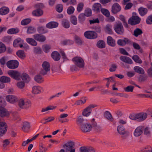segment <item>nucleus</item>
Masks as SVG:
<instances>
[{"mask_svg":"<svg viewBox=\"0 0 152 152\" xmlns=\"http://www.w3.org/2000/svg\"><path fill=\"white\" fill-rule=\"evenodd\" d=\"M146 23L148 24H152V15L148 17L146 20Z\"/></svg>","mask_w":152,"mask_h":152,"instance_id":"774afa93","label":"nucleus"},{"mask_svg":"<svg viewBox=\"0 0 152 152\" xmlns=\"http://www.w3.org/2000/svg\"><path fill=\"white\" fill-rule=\"evenodd\" d=\"M30 127V126L28 122H25L23 123L22 129L23 131L26 132L29 129Z\"/></svg>","mask_w":152,"mask_h":152,"instance_id":"a19ab883","label":"nucleus"},{"mask_svg":"<svg viewBox=\"0 0 152 152\" xmlns=\"http://www.w3.org/2000/svg\"><path fill=\"white\" fill-rule=\"evenodd\" d=\"M58 23L56 22L51 21L47 23L46 27L49 28H53L58 27Z\"/></svg>","mask_w":152,"mask_h":152,"instance_id":"5701e85b","label":"nucleus"},{"mask_svg":"<svg viewBox=\"0 0 152 152\" xmlns=\"http://www.w3.org/2000/svg\"><path fill=\"white\" fill-rule=\"evenodd\" d=\"M131 42L130 40L126 38L123 39H119L117 41L118 44L120 46H124L126 44H130Z\"/></svg>","mask_w":152,"mask_h":152,"instance_id":"a211bd4d","label":"nucleus"},{"mask_svg":"<svg viewBox=\"0 0 152 152\" xmlns=\"http://www.w3.org/2000/svg\"><path fill=\"white\" fill-rule=\"evenodd\" d=\"M43 91L42 88L39 86H34L32 87V93L34 94H38Z\"/></svg>","mask_w":152,"mask_h":152,"instance_id":"6ab92c4d","label":"nucleus"},{"mask_svg":"<svg viewBox=\"0 0 152 152\" xmlns=\"http://www.w3.org/2000/svg\"><path fill=\"white\" fill-rule=\"evenodd\" d=\"M120 59L122 61L128 64H132L133 62L132 59L127 56H121L120 57Z\"/></svg>","mask_w":152,"mask_h":152,"instance_id":"393cba45","label":"nucleus"},{"mask_svg":"<svg viewBox=\"0 0 152 152\" xmlns=\"http://www.w3.org/2000/svg\"><path fill=\"white\" fill-rule=\"evenodd\" d=\"M63 6L62 4H60L57 5L56 7V11L59 12H61L63 10Z\"/></svg>","mask_w":152,"mask_h":152,"instance_id":"0e129e2a","label":"nucleus"},{"mask_svg":"<svg viewBox=\"0 0 152 152\" xmlns=\"http://www.w3.org/2000/svg\"><path fill=\"white\" fill-rule=\"evenodd\" d=\"M9 115V113L4 107H0V116H8Z\"/></svg>","mask_w":152,"mask_h":152,"instance_id":"a878e982","label":"nucleus"},{"mask_svg":"<svg viewBox=\"0 0 152 152\" xmlns=\"http://www.w3.org/2000/svg\"><path fill=\"white\" fill-rule=\"evenodd\" d=\"M34 80L38 83H41L43 81V79L42 77L40 75H37L34 77Z\"/></svg>","mask_w":152,"mask_h":152,"instance_id":"c03bdc74","label":"nucleus"},{"mask_svg":"<svg viewBox=\"0 0 152 152\" xmlns=\"http://www.w3.org/2000/svg\"><path fill=\"white\" fill-rule=\"evenodd\" d=\"M112 28V26L110 24H108L107 25L105 28V31L108 34H112L113 33Z\"/></svg>","mask_w":152,"mask_h":152,"instance_id":"58836bf2","label":"nucleus"},{"mask_svg":"<svg viewBox=\"0 0 152 152\" xmlns=\"http://www.w3.org/2000/svg\"><path fill=\"white\" fill-rule=\"evenodd\" d=\"M19 107L22 109H26L31 106V102L28 99L26 98H20L18 101Z\"/></svg>","mask_w":152,"mask_h":152,"instance_id":"f03ea898","label":"nucleus"},{"mask_svg":"<svg viewBox=\"0 0 152 152\" xmlns=\"http://www.w3.org/2000/svg\"><path fill=\"white\" fill-rule=\"evenodd\" d=\"M8 75L12 78L17 80L20 79L21 73L16 70H10L8 72Z\"/></svg>","mask_w":152,"mask_h":152,"instance_id":"7ed1b4c3","label":"nucleus"},{"mask_svg":"<svg viewBox=\"0 0 152 152\" xmlns=\"http://www.w3.org/2000/svg\"><path fill=\"white\" fill-rule=\"evenodd\" d=\"M102 6L99 3H95L92 6V10L96 12H99L101 10Z\"/></svg>","mask_w":152,"mask_h":152,"instance_id":"4be33fe9","label":"nucleus"},{"mask_svg":"<svg viewBox=\"0 0 152 152\" xmlns=\"http://www.w3.org/2000/svg\"><path fill=\"white\" fill-rule=\"evenodd\" d=\"M96 106L95 105L91 104L87 107L83 111L82 114L83 115L87 117L91 113L92 111L91 109L95 107Z\"/></svg>","mask_w":152,"mask_h":152,"instance_id":"9b49d317","label":"nucleus"},{"mask_svg":"<svg viewBox=\"0 0 152 152\" xmlns=\"http://www.w3.org/2000/svg\"><path fill=\"white\" fill-rule=\"evenodd\" d=\"M85 37L88 39H94L97 37V34L95 32L88 31H86L84 34Z\"/></svg>","mask_w":152,"mask_h":152,"instance_id":"9d476101","label":"nucleus"},{"mask_svg":"<svg viewBox=\"0 0 152 152\" xmlns=\"http://www.w3.org/2000/svg\"><path fill=\"white\" fill-rule=\"evenodd\" d=\"M134 87L132 86H129L124 88V90L126 92H132Z\"/></svg>","mask_w":152,"mask_h":152,"instance_id":"e2e57ef3","label":"nucleus"},{"mask_svg":"<svg viewBox=\"0 0 152 152\" xmlns=\"http://www.w3.org/2000/svg\"><path fill=\"white\" fill-rule=\"evenodd\" d=\"M143 132H144V133L145 135H149L151 133L150 128L148 127H145V126H144V129Z\"/></svg>","mask_w":152,"mask_h":152,"instance_id":"052dcab7","label":"nucleus"},{"mask_svg":"<svg viewBox=\"0 0 152 152\" xmlns=\"http://www.w3.org/2000/svg\"><path fill=\"white\" fill-rule=\"evenodd\" d=\"M84 6L83 4V3H79L77 6V10L78 12H80L83 9Z\"/></svg>","mask_w":152,"mask_h":152,"instance_id":"338daca9","label":"nucleus"},{"mask_svg":"<svg viewBox=\"0 0 152 152\" xmlns=\"http://www.w3.org/2000/svg\"><path fill=\"white\" fill-rule=\"evenodd\" d=\"M102 13L107 17L109 16L110 13L109 11L106 9H102L101 10Z\"/></svg>","mask_w":152,"mask_h":152,"instance_id":"680f3d73","label":"nucleus"},{"mask_svg":"<svg viewBox=\"0 0 152 152\" xmlns=\"http://www.w3.org/2000/svg\"><path fill=\"white\" fill-rule=\"evenodd\" d=\"M132 16L129 20L128 23L132 25L137 24L140 22L141 19L135 12L133 13Z\"/></svg>","mask_w":152,"mask_h":152,"instance_id":"20e7f679","label":"nucleus"},{"mask_svg":"<svg viewBox=\"0 0 152 152\" xmlns=\"http://www.w3.org/2000/svg\"><path fill=\"white\" fill-rule=\"evenodd\" d=\"M18 56L21 58H23L26 57V55L24 51L22 50H19L17 52Z\"/></svg>","mask_w":152,"mask_h":152,"instance_id":"37998d69","label":"nucleus"},{"mask_svg":"<svg viewBox=\"0 0 152 152\" xmlns=\"http://www.w3.org/2000/svg\"><path fill=\"white\" fill-rule=\"evenodd\" d=\"M10 12L9 8L6 6H3L0 8V15H4L8 14Z\"/></svg>","mask_w":152,"mask_h":152,"instance_id":"aec40b11","label":"nucleus"},{"mask_svg":"<svg viewBox=\"0 0 152 152\" xmlns=\"http://www.w3.org/2000/svg\"><path fill=\"white\" fill-rule=\"evenodd\" d=\"M138 11L140 15L143 16L147 13L148 10L146 8L140 7L139 8Z\"/></svg>","mask_w":152,"mask_h":152,"instance_id":"4c0bfd02","label":"nucleus"},{"mask_svg":"<svg viewBox=\"0 0 152 152\" xmlns=\"http://www.w3.org/2000/svg\"><path fill=\"white\" fill-rule=\"evenodd\" d=\"M10 78L6 76H2L0 77V82L4 84V83H8L10 82Z\"/></svg>","mask_w":152,"mask_h":152,"instance_id":"b1692460","label":"nucleus"},{"mask_svg":"<svg viewBox=\"0 0 152 152\" xmlns=\"http://www.w3.org/2000/svg\"><path fill=\"white\" fill-rule=\"evenodd\" d=\"M34 38L37 41L40 42H44L46 40L45 37L42 35L37 34L34 35Z\"/></svg>","mask_w":152,"mask_h":152,"instance_id":"f3484780","label":"nucleus"},{"mask_svg":"<svg viewBox=\"0 0 152 152\" xmlns=\"http://www.w3.org/2000/svg\"><path fill=\"white\" fill-rule=\"evenodd\" d=\"M117 131L118 133L121 135H124L126 133L124 127L121 125L118 126Z\"/></svg>","mask_w":152,"mask_h":152,"instance_id":"c756f323","label":"nucleus"},{"mask_svg":"<svg viewBox=\"0 0 152 152\" xmlns=\"http://www.w3.org/2000/svg\"><path fill=\"white\" fill-rule=\"evenodd\" d=\"M114 30L117 33L120 34H123L124 32L123 28L121 23H119L115 25Z\"/></svg>","mask_w":152,"mask_h":152,"instance_id":"2eb2a0df","label":"nucleus"},{"mask_svg":"<svg viewBox=\"0 0 152 152\" xmlns=\"http://www.w3.org/2000/svg\"><path fill=\"white\" fill-rule=\"evenodd\" d=\"M108 44L111 46L114 47L115 45V40L110 36H108L107 38Z\"/></svg>","mask_w":152,"mask_h":152,"instance_id":"2f4dec72","label":"nucleus"},{"mask_svg":"<svg viewBox=\"0 0 152 152\" xmlns=\"http://www.w3.org/2000/svg\"><path fill=\"white\" fill-rule=\"evenodd\" d=\"M6 49L5 45L2 42H0V53L4 52L6 51Z\"/></svg>","mask_w":152,"mask_h":152,"instance_id":"8fccbe9b","label":"nucleus"},{"mask_svg":"<svg viewBox=\"0 0 152 152\" xmlns=\"http://www.w3.org/2000/svg\"><path fill=\"white\" fill-rule=\"evenodd\" d=\"M85 14L84 13H81L79 15L78 18L80 23H83L85 20Z\"/></svg>","mask_w":152,"mask_h":152,"instance_id":"4d7b16f0","label":"nucleus"},{"mask_svg":"<svg viewBox=\"0 0 152 152\" xmlns=\"http://www.w3.org/2000/svg\"><path fill=\"white\" fill-rule=\"evenodd\" d=\"M19 62L16 60H11L7 62V66L11 69H15L18 67L19 66Z\"/></svg>","mask_w":152,"mask_h":152,"instance_id":"0eeeda50","label":"nucleus"},{"mask_svg":"<svg viewBox=\"0 0 152 152\" xmlns=\"http://www.w3.org/2000/svg\"><path fill=\"white\" fill-rule=\"evenodd\" d=\"M56 108V106L53 105H50L47 107H44L42 108L41 110L42 112H47L50 110H52L55 109Z\"/></svg>","mask_w":152,"mask_h":152,"instance_id":"72a5a7b5","label":"nucleus"},{"mask_svg":"<svg viewBox=\"0 0 152 152\" xmlns=\"http://www.w3.org/2000/svg\"><path fill=\"white\" fill-rule=\"evenodd\" d=\"M36 31V29L34 27L29 26L28 28L27 33L28 34H31L35 33Z\"/></svg>","mask_w":152,"mask_h":152,"instance_id":"603ef678","label":"nucleus"},{"mask_svg":"<svg viewBox=\"0 0 152 152\" xmlns=\"http://www.w3.org/2000/svg\"><path fill=\"white\" fill-rule=\"evenodd\" d=\"M121 9V7L118 4L115 3L112 6V11L113 13L115 14L119 11Z\"/></svg>","mask_w":152,"mask_h":152,"instance_id":"412c9836","label":"nucleus"},{"mask_svg":"<svg viewBox=\"0 0 152 152\" xmlns=\"http://www.w3.org/2000/svg\"><path fill=\"white\" fill-rule=\"evenodd\" d=\"M72 61L74 64L79 67L82 68L84 66V61L81 57H75L73 58Z\"/></svg>","mask_w":152,"mask_h":152,"instance_id":"39448f33","label":"nucleus"},{"mask_svg":"<svg viewBox=\"0 0 152 152\" xmlns=\"http://www.w3.org/2000/svg\"><path fill=\"white\" fill-rule=\"evenodd\" d=\"M62 25L66 28H68L70 26L68 20L63 19L62 21Z\"/></svg>","mask_w":152,"mask_h":152,"instance_id":"49530a36","label":"nucleus"},{"mask_svg":"<svg viewBox=\"0 0 152 152\" xmlns=\"http://www.w3.org/2000/svg\"><path fill=\"white\" fill-rule=\"evenodd\" d=\"M135 71L137 73L143 74L145 73L144 69L141 67L139 66H135L134 68Z\"/></svg>","mask_w":152,"mask_h":152,"instance_id":"e433bc0d","label":"nucleus"},{"mask_svg":"<svg viewBox=\"0 0 152 152\" xmlns=\"http://www.w3.org/2000/svg\"><path fill=\"white\" fill-rule=\"evenodd\" d=\"M75 10V8L73 7L70 6L67 9V12L69 15H71L74 12Z\"/></svg>","mask_w":152,"mask_h":152,"instance_id":"13d9d810","label":"nucleus"},{"mask_svg":"<svg viewBox=\"0 0 152 152\" xmlns=\"http://www.w3.org/2000/svg\"><path fill=\"white\" fill-rule=\"evenodd\" d=\"M43 12L41 10L38 9L34 10L32 12V15L35 16H40L42 15Z\"/></svg>","mask_w":152,"mask_h":152,"instance_id":"473e14b6","label":"nucleus"},{"mask_svg":"<svg viewBox=\"0 0 152 152\" xmlns=\"http://www.w3.org/2000/svg\"><path fill=\"white\" fill-rule=\"evenodd\" d=\"M70 21L71 23L74 25L77 24V18L75 16H72L71 17Z\"/></svg>","mask_w":152,"mask_h":152,"instance_id":"bf43d9fd","label":"nucleus"},{"mask_svg":"<svg viewBox=\"0 0 152 152\" xmlns=\"http://www.w3.org/2000/svg\"><path fill=\"white\" fill-rule=\"evenodd\" d=\"M68 116V114L67 113L61 114L60 115L59 118H58V120L59 121L62 123H63L65 122L66 121H63V119L67 117Z\"/></svg>","mask_w":152,"mask_h":152,"instance_id":"79ce46f5","label":"nucleus"},{"mask_svg":"<svg viewBox=\"0 0 152 152\" xmlns=\"http://www.w3.org/2000/svg\"><path fill=\"white\" fill-rule=\"evenodd\" d=\"M19 32V30L17 28H11L9 29L7 31V33L10 34H16Z\"/></svg>","mask_w":152,"mask_h":152,"instance_id":"c9c22d12","label":"nucleus"},{"mask_svg":"<svg viewBox=\"0 0 152 152\" xmlns=\"http://www.w3.org/2000/svg\"><path fill=\"white\" fill-rule=\"evenodd\" d=\"M6 99L8 102L14 104L18 101V99L16 96L13 95H9L6 96Z\"/></svg>","mask_w":152,"mask_h":152,"instance_id":"4468645a","label":"nucleus"},{"mask_svg":"<svg viewBox=\"0 0 152 152\" xmlns=\"http://www.w3.org/2000/svg\"><path fill=\"white\" fill-rule=\"evenodd\" d=\"M51 56L53 59L55 61H58L60 58V56L59 53L56 51H54L52 53Z\"/></svg>","mask_w":152,"mask_h":152,"instance_id":"c85d7f7f","label":"nucleus"},{"mask_svg":"<svg viewBox=\"0 0 152 152\" xmlns=\"http://www.w3.org/2000/svg\"><path fill=\"white\" fill-rule=\"evenodd\" d=\"M92 11L90 9H86L85 12V15L86 16L88 17L91 16V15Z\"/></svg>","mask_w":152,"mask_h":152,"instance_id":"69168bd1","label":"nucleus"},{"mask_svg":"<svg viewBox=\"0 0 152 152\" xmlns=\"http://www.w3.org/2000/svg\"><path fill=\"white\" fill-rule=\"evenodd\" d=\"M20 78L25 82H28L30 80V78L29 75L25 73L21 74Z\"/></svg>","mask_w":152,"mask_h":152,"instance_id":"bb28decb","label":"nucleus"},{"mask_svg":"<svg viewBox=\"0 0 152 152\" xmlns=\"http://www.w3.org/2000/svg\"><path fill=\"white\" fill-rule=\"evenodd\" d=\"M80 152H94V150L91 148L81 147L80 148Z\"/></svg>","mask_w":152,"mask_h":152,"instance_id":"cd10ccee","label":"nucleus"},{"mask_svg":"<svg viewBox=\"0 0 152 152\" xmlns=\"http://www.w3.org/2000/svg\"><path fill=\"white\" fill-rule=\"evenodd\" d=\"M42 48L43 50L45 52L48 53L50 51V47L48 45H44L42 46Z\"/></svg>","mask_w":152,"mask_h":152,"instance_id":"5fc2aeb1","label":"nucleus"},{"mask_svg":"<svg viewBox=\"0 0 152 152\" xmlns=\"http://www.w3.org/2000/svg\"><path fill=\"white\" fill-rule=\"evenodd\" d=\"M104 116L108 120L111 121H113V118H112V115L109 112L106 111L104 113Z\"/></svg>","mask_w":152,"mask_h":152,"instance_id":"de8ad7c7","label":"nucleus"},{"mask_svg":"<svg viewBox=\"0 0 152 152\" xmlns=\"http://www.w3.org/2000/svg\"><path fill=\"white\" fill-rule=\"evenodd\" d=\"M92 128L91 125L88 123H83L80 125L81 130L84 132H90Z\"/></svg>","mask_w":152,"mask_h":152,"instance_id":"1a4fd4ad","label":"nucleus"},{"mask_svg":"<svg viewBox=\"0 0 152 152\" xmlns=\"http://www.w3.org/2000/svg\"><path fill=\"white\" fill-rule=\"evenodd\" d=\"M142 32L141 29L137 28L134 31V35L135 37H137L142 34Z\"/></svg>","mask_w":152,"mask_h":152,"instance_id":"09e8293b","label":"nucleus"},{"mask_svg":"<svg viewBox=\"0 0 152 152\" xmlns=\"http://www.w3.org/2000/svg\"><path fill=\"white\" fill-rule=\"evenodd\" d=\"M96 46L99 48H104L105 46V43L103 40H100L97 42Z\"/></svg>","mask_w":152,"mask_h":152,"instance_id":"ea45409f","label":"nucleus"},{"mask_svg":"<svg viewBox=\"0 0 152 152\" xmlns=\"http://www.w3.org/2000/svg\"><path fill=\"white\" fill-rule=\"evenodd\" d=\"M132 59L136 62L141 64L142 63V61L137 55H134L132 57Z\"/></svg>","mask_w":152,"mask_h":152,"instance_id":"864d4df0","label":"nucleus"},{"mask_svg":"<svg viewBox=\"0 0 152 152\" xmlns=\"http://www.w3.org/2000/svg\"><path fill=\"white\" fill-rule=\"evenodd\" d=\"M148 115L145 112H141L137 114H132L130 115V118L132 120H137L139 121H142L147 118Z\"/></svg>","mask_w":152,"mask_h":152,"instance_id":"f257e3e1","label":"nucleus"},{"mask_svg":"<svg viewBox=\"0 0 152 152\" xmlns=\"http://www.w3.org/2000/svg\"><path fill=\"white\" fill-rule=\"evenodd\" d=\"M42 70L41 72V73L43 75H45L50 70V63L48 61H44L42 63Z\"/></svg>","mask_w":152,"mask_h":152,"instance_id":"423d86ee","label":"nucleus"},{"mask_svg":"<svg viewBox=\"0 0 152 152\" xmlns=\"http://www.w3.org/2000/svg\"><path fill=\"white\" fill-rule=\"evenodd\" d=\"M37 31L39 33L45 34L48 32V31L47 29L44 26H40L37 28Z\"/></svg>","mask_w":152,"mask_h":152,"instance_id":"f704fd0d","label":"nucleus"},{"mask_svg":"<svg viewBox=\"0 0 152 152\" xmlns=\"http://www.w3.org/2000/svg\"><path fill=\"white\" fill-rule=\"evenodd\" d=\"M144 129V126L140 125L137 127L133 132V135L136 137H139L142 134Z\"/></svg>","mask_w":152,"mask_h":152,"instance_id":"6e6552de","label":"nucleus"},{"mask_svg":"<svg viewBox=\"0 0 152 152\" xmlns=\"http://www.w3.org/2000/svg\"><path fill=\"white\" fill-rule=\"evenodd\" d=\"M23 40L20 38L15 39L13 43V46L15 47H20V48L23 47L22 44L23 42Z\"/></svg>","mask_w":152,"mask_h":152,"instance_id":"dca6fc26","label":"nucleus"},{"mask_svg":"<svg viewBox=\"0 0 152 152\" xmlns=\"http://www.w3.org/2000/svg\"><path fill=\"white\" fill-rule=\"evenodd\" d=\"M54 119V118L52 116L48 117L46 119H43L41 121V123L43 124H46L47 122L52 121Z\"/></svg>","mask_w":152,"mask_h":152,"instance_id":"a18cd8bd","label":"nucleus"},{"mask_svg":"<svg viewBox=\"0 0 152 152\" xmlns=\"http://www.w3.org/2000/svg\"><path fill=\"white\" fill-rule=\"evenodd\" d=\"M31 21L30 18H26L22 20L21 22V24L22 25H26L29 23Z\"/></svg>","mask_w":152,"mask_h":152,"instance_id":"6e6d98bb","label":"nucleus"},{"mask_svg":"<svg viewBox=\"0 0 152 152\" xmlns=\"http://www.w3.org/2000/svg\"><path fill=\"white\" fill-rule=\"evenodd\" d=\"M7 125L4 122H0V136H3L7 130Z\"/></svg>","mask_w":152,"mask_h":152,"instance_id":"ddd939ff","label":"nucleus"},{"mask_svg":"<svg viewBox=\"0 0 152 152\" xmlns=\"http://www.w3.org/2000/svg\"><path fill=\"white\" fill-rule=\"evenodd\" d=\"M16 85L19 88L23 89L25 86V82L23 81H18Z\"/></svg>","mask_w":152,"mask_h":152,"instance_id":"3c124183","label":"nucleus"},{"mask_svg":"<svg viewBox=\"0 0 152 152\" xmlns=\"http://www.w3.org/2000/svg\"><path fill=\"white\" fill-rule=\"evenodd\" d=\"M74 143L73 142H70L65 144L64 146L66 151H69L70 152H75V149L73 146Z\"/></svg>","mask_w":152,"mask_h":152,"instance_id":"f8f14e48","label":"nucleus"},{"mask_svg":"<svg viewBox=\"0 0 152 152\" xmlns=\"http://www.w3.org/2000/svg\"><path fill=\"white\" fill-rule=\"evenodd\" d=\"M26 40L28 43L32 46H36L37 44V42L32 38H27L26 39Z\"/></svg>","mask_w":152,"mask_h":152,"instance_id":"7c9ffc66","label":"nucleus"}]
</instances>
